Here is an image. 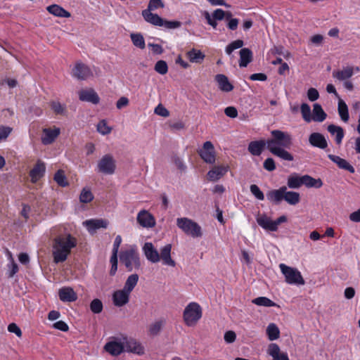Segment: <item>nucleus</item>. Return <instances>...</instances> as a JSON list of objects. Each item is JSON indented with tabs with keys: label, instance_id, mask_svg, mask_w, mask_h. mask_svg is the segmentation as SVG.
Here are the masks:
<instances>
[{
	"label": "nucleus",
	"instance_id": "0eeeda50",
	"mask_svg": "<svg viewBox=\"0 0 360 360\" xmlns=\"http://www.w3.org/2000/svg\"><path fill=\"white\" fill-rule=\"evenodd\" d=\"M184 321L186 326H194L202 317V309L196 302L189 303L184 309Z\"/></svg>",
	"mask_w": 360,
	"mask_h": 360
},
{
	"label": "nucleus",
	"instance_id": "7ed1b4c3",
	"mask_svg": "<svg viewBox=\"0 0 360 360\" xmlns=\"http://www.w3.org/2000/svg\"><path fill=\"white\" fill-rule=\"evenodd\" d=\"M268 200L274 205H279L285 200L290 205L295 206L300 201V195L298 192L288 191V187L283 186L278 189H274L266 193Z\"/></svg>",
	"mask_w": 360,
	"mask_h": 360
},
{
	"label": "nucleus",
	"instance_id": "72a5a7b5",
	"mask_svg": "<svg viewBox=\"0 0 360 360\" xmlns=\"http://www.w3.org/2000/svg\"><path fill=\"white\" fill-rule=\"evenodd\" d=\"M328 132L332 135L335 136V142L337 144H340L344 137V131L343 129L340 126H336L335 124H330L328 127Z\"/></svg>",
	"mask_w": 360,
	"mask_h": 360
},
{
	"label": "nucleus",
	"instance_id": "864d4df0",
	"mask_svg": "<svg viewBox=\"0 0 360 360\" xmlns=\"http://www.w3.org/2000/svg\"><path fill=\"white\" fill-rule=\"evenodd\" d=\"M250 192L258 200H263L264 199V195L260 190L258 186L252 184L250 187Z\"/></svg>",
	"mask_w": 360,
	"mask_h": 360
},
{
	"label": "nucleus",
	"instance_id": "58836bf2",
	"mask_svg": "<svg viewBox=\"0 0 360 360\" xmlns=\"http://www.w3.org/2000/svg\"><path fill=\"white\" fill-rule=\"evenodd\" d=\"M130 38L131 39L133 44L135 46H136L141 49H145V47H146L145 39L141 33H131L130 34Z\"/></svg>",
	"mask_w": 360,
	"mask_h": 360
},
{
	"label": "nucleus",
	"instance_id": "de8ad7c7",
	"mask_svg": "<svg viewBox=\"0 0 360 360\" xmlns=\"http://www.w3.org/2000/svg\"><path fill=\"white\" fill-rule=\"evenodd\" d=\"M8 255L11 261V264H8L9 270L8 274V277L12 278L18 271V266L15 262L12 255L9 251H8Z\"/></svg>",
	"mask_w": 360,
	"mask_h": 360
},
{
	"label": "nucleus",
	"instance_id": "774afa93",
	"mask_svg": "<svg viewBox=\"0 0 360 360\" xmlns=\"http://www.w3.org/2000/svg\"><path fill=\"white\" fill-rule=\"evenodd\" d=\"M224 113L231 118H235L238 116V111L235 107L229 106L225 108Z\"/></svg>",
	"mask_w": 360,
	"mask_h": 360
},
{
	"label": "nucleus",
	"instance_id": "e433bc0d",
	"mask_svg": "<svg viewBox=\"0 0 360 360\" xmlns=\"http://www.w3.org/2000/svg\"><path fill=\"white\" fill-rule=\"evenodd\" d=\"M266 334L269 340H277L280 336V330L275 323H270L266 328Z\"/></svg>",
	"mask_w": 360,
	"mask_h": 360
},
{
	"label": "nucleus",
	"instance_id": "bf43d9fd",
	"mask_svg": "<svg viewBox=\"0 0 360 360\" xmlns=\"http://www.w3.org/2000/svg\"><path fill=\"white\" fill-rule=\"evenodd\" d=\"M155 113L164 117H167L169 115V110L165 108L162 104H159L155 108Z\"/></svg>",
	"mask_w": 360,
	"mask_h": 360
},
{
	"label": "nucleus",
	"instance_id": "393cba45",
	"mask_svg": "<svg viewBox=\"0 0 360 360\" xmlns=\"http://www.w3.org/2000/svg\"><path fill=\"white\" fill-rule=\"evenodd\" d=\"M142 15L144 20L155 26H162L164 24V20L160 18L158 14H154L149 10H143L142 11Z\"/></svg>",
	"mask_w": 360,
	"mask_h": 360
},
{
	"label": "nucleus",
	"instance_id": "bb28decb",
	"mask_svg": "<svg viewBox=\"0 0 360 360\" xmlns=\"http://www.w3.org/2000/svg\"><path fill=\"white\" fill-rule=\"evenodd\" d=\"M219 88L225 92H229L233 90V86L229 82L228 77L222 74L217 75L215 77Z\"/></svg>",
	"mask_w": 360,
	"mask_h": 360
},
{
	"label": "nucleus",
	"instance_id": "ea45409f",
	"mask_svg": "<svg viewBox=\"0 0 360 360\" xmlns=\"http://www.w3.org/2000/svg\"><path fill=\"white\" fill-rule=\"evenodd\" d=\"M187 55L191 63H200L205 58V55L200 51L194 49L188 51Z\"/></svg>",
	"mask_w": 360,
	"mask_h": 360
},
{
	"label": "nucleus",
	"instance_id": "2eb2a0df",
	"mask_svg": "<svg viewBox=\"0 0 360 360\" xmlns=\"http://www.w3.org/2000/svg\"><path fill=\"white\" fill-rule=\"evenodd\" d=\"M43 134L41 138V143L44 145L51 144L60 134V129L54 127L51 128H44L42 131Z\"/></svg>",
	"mask_w": 360,
	"mask_h": 360
},
{
	"label": "nucleus",
	"instance_id": "a19ab883",
	"mask_svg": "<svg viewBox=\"0 0 360 360\" xmlns=\"http://www.w3.org/2000/svg\"><path fill=\"white\" fill-rule=\"evenodd\" d=\"M252 302L258 306L274 307L276 304L266 297H259L252 300Z\"/></svg>",
	"mask_w": 360,
	"mask_h": 360
},
{
	"label": "nucleus",
	"instance_id": "680f3d73",
	"mask_svg": "<svg viewBox=\"0 0 360 360\" xmlns=\"http://www.w3.org/2000/svg\"><path fill=\"white\" fill-rule=\"evenodd\" d=\"M211 16L216 20H222L226 16V12L221 8H217L214 11Z\"/></svg>",
	"mask_w": 360,
	"mask_h": 360
},
{
	"label": "nucleus",
	"instance_id": "5fc2aeb1",
	"mask_svg": "<svg viewBox=\"0 0 360 360\" xmlns=\"http://www.w3.org/2000/svg\"><path fill=\"white\" fill-rule=\"evenodd\" d=\"M13 131V128L8 126H0V142L5 141Z\"/></svg>",
	"mask_w": 360,
	"mask_h": 360
},
{
	"label": "nucleus",
	"instance_id": "473e14b6",
	"mask_svg": "<svg viewBox=\"0 0 360 360\" xmlns=\"http://www.w3.org/2000/svg\"><path fill=\"white\" fill-rule=\"evenodd\" d=\"M302 185L307 188H319L323 186V182L321 179H314L308 174H305L302 176Z\"/></svg>",
	"mask_w": 360,
	"mask_h": 360
},
{
	"label": "nucleus",
	"instance_id": "3c124183",
	"mask_svg": "<svg viewBox=\"0 0 360 360\" xmlns=\"http://www.w3.org/2000/svg\"><path fill=\"white\" fill-rule=\"evenodd\" d=\"M90 309L94 314H99L103 310V303L99 299H94L90 304Z\"/></svg>",
	"mask_w": 360,
	"mask_h": 360
},
{
	"label": "nucleus",
	"instance_id": "052dcab7",
	"mask_svg": "<svg viewBox=\"0 0 360 360\" xmlns=\"http://www.w3.org/2000/svg\"><path fill=\"white\" fill-rule=\"evenodd\" d=\"M51 107L56 114H63L65 112V107L63 105H61L59 102H51Z\"/></svg>",
	"mask_w": 360,
	"mask_h": 360
},
{
	"label": "nucleus",
	"instance_id": "4be33fe9",
	"mask_svg": "<svg viewBox=\"0 0 360 360\" xmlns=\"http://www.w3.org/2000/svg\"><path fill=\"white\" fill-rule=\"evenodd\" d=\"M60 300L64 302H75L77 299V293L70 287L61 288L58 291Z\"/></svg>",
	"mask_w": 360,
	"mask_h": 360
},
{
	"label": "nucleus",
	"instance_id": "4c0bfd02",
	"mask_svg": "<svg viewBox=\"0 0 360 360\" xmlns=\"http://www.w3.org/2000/svg\"><path fill=\"white\" fill-rule=\"evenodd\" d=\"M338 113L341 120L347 122L349 120V111L347 104L341 99L338 102Z\"/></svg>",
	"mask_w": 360,
	"mask_h": 360
},
{
	"label": "nucleus",
	"instance_id": "ddd939ff",
	"mask_svg": "<svg viewBox=\"0 0 360 360\" xmlns=\"http://www.w3.org/2000/svg\"><path fill=\"white\" fill-rule=\"evenodd\" d=\"M136 220L144 228H152L155 225L154 217L146 210H142L138 213Z\"/></svg>",
	"mask_w": 360,
	"mask_h": 360
},
{
	"label": "nucleus",
	"instance_id": "49530a36",
	"mask_svg": "<svg viewBox=\"0 0 360 360\" xmlns=\"http://www.w3.org/2000/svg\"><path fill=\"white\" fill-rule=\"evenodd\" d=\"M243 41L241 39H237L236 41H233L226 46L225 50L226 53L228 55H230L235 49L243 47Z\"/></svg>",
	"mask_w": 360,
	"mask_h": 360
},
{
	"label": "nucleus",
	"instance_id": "603ef678",
	"mask_svg": "<svg viewBox=\"0 0 360 360\" xmlns=\"http://www.w3.org/2000/svg\"><path fill=\"white\" fill-rule=\"evenodd\" d=\"M267 353L272 356L273 359H276L278 357L281 353L279 346L276 343H271L269 345Z\"/></svg>",
	"mask_w": 360,
	"mask_h": 360
},
{
	"label": "nucleus",
	"instance_id": "a211bd4d",
	"mask_svg": "<svg viewBox=\"0 0 360 360\" xmlns=\"http://www.w3.org/2000/svg\"><path fill=\"white\" fill-rule=\"evenodd\" d=\"M328 158L332 162L335 163L340 169L348 171L351 174H354L355 172L354 167L345 159L332 154L328 155Z\"/></svg>",
	"mask_w": 360,
	"mask_h": 360
},
{
	"label": "nucleus",
	"instance_id": "1a4fd4ad",
	"mask_svg": "<svg viewBox=\"0 0 360 360\" xmlns=\"http://www.w3.org/2000/svg\"><path fill=\"white\" fill-rule=\"evenodd\" d=\"M104 349L112 356H118L124 352V337H111Z\"/></svg>",
	"mask_w": 360,
	"mask_h": 360
},
{
	"label": "nucleus",
	"instance_id": "20e7f679",
	"mask_svg": "<svg viewBox=\"0 0 360 360\" xmlns=\"http://www.w3.org/2000/svg\"><path fill=\"white\" fill-rule=\"evenodd\" d=\"M120 260L128 271L139 270L141 266L139 253L136 248L122 251L120 254Z\"/></svg>",
	"mask_w": 360,
	"mask_h": 360
},
{
	"label": "nucleus",
	"instance_id": "e2e57ef3",
	"mask_svg": "<svg viewBox=\"0 0 360 360\" xmlns=\"http://www.w3.org/2000/svg\"><path fill=\"white\" fill-rule=\"evenodd\" d=\"M224 338L226 343H233L236 339V334L233 330H229L225 333Z\"/></svg>",
	"mask_w": 360,
	"mask_h": 360
},
{
	"label": "nucleus",
	"instance_id": "f257e3e1",
	"mask_svg": "<svg viewBox=\"0 0 360 360\" xmlns=\"http://www.w3.org/2000/svg\"><path fill=\"white\" fill-rule=\"evenodd\" d=\"M271 138L266 140V148L274 155L279 158L292 161L293 155L286 150L292 145V136L288 132L275 129L271 131Z\"/></svg>",
	"mask_w": 360,
	"mask_h": 360
},
{
	"label": "nucleus",
	"instance_id": "dca6fc26",
	"mask_svg": "<svg viewBox=\"0 0 360 360\" xmlns=\"http://www.w3.org/2000/svg\"><path fill=\"white\" fill-rule=\"evenodd\" d=\"M124 351L141 355L144 353V348L136 340L124 337Z\"/></svg>",
	"mask_w": 360,
	"mask_h": 360
},
{
	"label": "nucleus",
	"instance_id": "6e6552de",
	"mask_svg": "<svg viewBox=\"0 0 360 360\" xmlns=\"http://www.w3.org/2000/svg\"><path fill=\"white\" fill-rule=\"evenodd\" d=\"M116 169V161L110 154L103 155L98 162L96 170L103 174L112 175Z\"/></svg>",
	"mask_w": 360,
	"mask_h": 360
},
{
	"label": "nucleus",
	"instance_id": "cd10ccee",
	"mask_svg": "<svg viewBox=\"0 0 360 360\" xmlns=\"http://www.w3.org/2000/svg\"><path fill=\"white\" fill-rule=\"evenodd\" d=\"M257 222L264 229L276 231V225L274 224V221L270 217L265 214H262L257 218Z\"/></svg>",
	"mask_w": 360,
	"mask_h": 360
},
{
	"label": "nucleus",
	"instance_id": "412c9836",
	"mask_svg": "<svg viewBox=\"0 0 360 360\" xmlns=\"http://www.w3.org/2000/svg\"><path fill=\"white\" fill-rule=\"evenodd\" d=\"M79 100L98 104L100 98L97 93L92 89L82 90L79 92Z\"/></svg>",
	"mask_w": 360,
	"mask_h": 360
},
{
	"label": "nucleus",
	"instance_id": "37998d69",
	"mask_svg": "<svg viewBox=\"0 0 360 360\" xmlns=\"http://www.w3.org/2000/svg\"><path fill=\"white\" fill-rule=\"evenodd\" d=\"M53 179L56 182L62 187H65L68 185V182L66 179L65 173L61 169H59L56 172V173L54 174Z\"/></svg>",
	"mask_w": 360,
	"mask_h": 360
},
{
	"label": "nucleus",
	"instance_id": "338daca9",
	"mask_svg": "<svg viewBox=\"0 0 360 360\" xmlns=\"http://www.w3.org/2000/svg\"><path fill=\"white\" fill-rule=\"evenodd\" d=\"M203 15L206 19L207 24L212 26L214 29H216L217 27V20L214 19L207 11H205Z\"/></svg>",
	"mask_w": 360,
	"mask_h": 360
},
{
	"label": "nucleus",
	"instance_id": "79ce46f5",
	"mask_svg": "<svg viewBox=\"0 0 360 360\" xmlns=\"http://www.w3.org/2000/svg\"><path fill=\"white\" fill-rule=\"evenodd\" d=\"M94 199V195L91 190L88 188H84L79 195V201L82 203H88L92 201Z\"/></svg>",
	"mask_w": 360,
	"mask_h": 360
},
{
	"label": "nucleus",
	"instance_id": "9b49d317",
	"mask_svg": "<svg viewBox=\"0 0 360 360\" xmlns=\"http://www.w3.org/2000/svg\"><path fill=\"white\" fill-rule=\"evenodd\" d=\"M72 75L79 80H86L93 75L91 69L82 63L77 62L72 70Z\"/></svg>",
	"mask_w": 360,
	"mask_h": 360
},
{
	"label": "nucleus",
	"instance_id": "9d476101",
	"mask_svg": "<svg viewBox=\"0 0 360 360\" xmlns=\"http://www.w3.org/2000/svg\"><path fill=\"white\" fill-rule=\"evenodd\" d=\"M198 153L206 163L214 164L215 162V150L211 141H205Z\"/></svg>",
	"mask_w": 360,
	"mask_h": 360
},
{
	"label": "nucleus",
	"instance_id": "4468645a",
	"mask_svg": "<svg viewBox=\"0 0 360 360\" xmlns=\"http://www.w3.org/2000/svg\"><path fill=\"white\" fill-rule=\"evenodd\" d=\"M83 224L89 233H94L99 229H106L109 222L103 219H93L84 221Z\"/></svg>",
	"mask_w": 360,
	"mask_h": 360
},
{
	"label": "nucleus",
	"instance_id": "f03ea898",
	"mask_svg": "<svg viewBox=\"0 0 360 360\" xmlns=\"http://www.w3.org/2000/svg\"><path fill=\"white\" fill-rule=\"evenodd\" d=\"M77 240L65 229L58 228V232L53 240V257L56 263L65 262L71 252V250L76 247Z\"/></svg>",
	"mask_w": 360,
	"mask_h": 360
},
{
	"label": "nucleus",
	"instance_id": "0e129e2a",
	"mask_svg": "<svg viewBox=\"0 0 360 360\" xmlns=\"http://www.w3.org/2000/svg\"><path fill=\"white\" fill-rule=\"evenodd\" d=\"M162 26L165 27L167 29H176L181 26V22L177 20H164V24Z\"/></svg>",
	"mask_w": 360,
	"mask_h": 360
},
{
	"label": "nucleus",
	"instance_id": "6e6d98bb",
	"mask_svg": "<svg viewBox=\"0 0 360 360\" xmlns=\"http://www.w3.org/2000/svg\"><path fill=\"white\" fill-rule=\"evenodd\" d=\"M164 6L165 5L162 0H150L146 10L152 11L159 8H163Z\"/></svg>",
	"mask_w": 360,
	"mask_h": 360
},
{
	"label": "nucleus",
	"instance_id": "5701e85b",
	"mask_svg": "<svg viewBox=\"0 0 360 360\" xmlns=\"http://www.w3.org/2000/svg\"><path fill=\"white\" fill-rule=\"evenodd\" d=\"M309 143L321 149H325L328 146V143L324 136L318 132H314L309 137Z\"/></svg>",
	"mask_w": 360,
	"mask_h": 360
},
{
	"label": "nucleus",
	"instance_id": "a878e982",
	"mask_svg": "<svg viewBox=\"0 0 360 360\" xmlns=\"http://www.w3.org/2000/svg\"><path fill=\"white\" fill-rule=\"evenodd\" d=\"M266 146V141L259 140L251 141L248 145V151L252 155L259 156Z\"/></svg>",
	"mask_w": 360,
	"mask_h": 360
},
{
	"label": "nucleus",
	"instance_id": "f8f14e48",
	"mask_svg": "<svg viewBox=\"0 0 360 360\" xmlns=\"http://www.w3.org/2000/svg\"><path fill=\"white\" fill-rule=\"evenodd\" d=\"M146 259L152 263H158L160 260V254L152 243H145L142 248Z\"/></svg>",
	"mask_w": 360,
	"mask_h": 360
},
{
	"label": "nucleus",
	"instance_id": "b1692460",
	"mask_svg": "<svg viewBox=\"0 0 360 360\" xmlns=\"http://www.w3.org/2000/svg\"><path fill=\"white\" fill-rule=\"evenodd\" d=\"M228 169V166H215L208 172L207 178L211 181H216L221 178Z\"/></svg>",
	"mask_w": 360,
	"mask_h": 360
},
{
	"label": "nucleus",
	"instance_id": "13d9d810",
	"mask_svg": "<svg viewBox=\"0 0 360 360\" xmlns=\"http://www.w3.org/2000/svg\"><path fill=\"white\" fill-rule=\"evenodd\" d=\"M263 166L264 168L269 172H272L276 169L275 162L271 158H266L264 162Z\"/></svg>",
	"mask_w": 360,
	"mask_h": 360
},
{
	"label": "nucleus",
	"instance_id": "f704fd0d",
	"mask_svg": "<svg viewBox=\"0 0 360 360\" xmlns=\"http://www.w3.org/2000/svg\"><path fill=\"white\" fill-rule=\"evenodd\" d=\"M287 186L289 188L296 189L302 186V176H299L297 173H292L287 179Z\"/></svg>",
	"mask_w": 360,
	"mask_h": 360
},
{
	"label": "nucleus",
	"instance_id": "f3484780",
	"mask_svg": "<svg viewBox=\"0 0 360 360\" xmlns=\"http://www.w3.org/2000/svg\"><path fill=\"white\" fill-rule=\"evenodd\" d=\"M129 295L124 289L116 290L112 295L113 303L117 307H122L127 304L129 300Z\"/></svg>",
	"mask_w": 360,
	"mask_h": 360
},
{
	"label": "nucleus",
	"instance_id": "4d7b16f0",
	"mask_svg": "<svg viewBox=\"0 0 360 360\" xmlns=\"http://www.w3.org/2000/svg\"><path fill=\"white\" fill-rule=\"evenodd\" d=\"M8 330L11 333L15 334L18 338L22 336V332L20 327L15 323H11L8 326Z\"/></svg>",
	"mask_w": 360,
	"mask_h": 360
},
{
	"label": "nucleus",
	"instance_id": "c03bdc74",
	"mask_svg": "<svg viewBox=\"0 0 360 360\" xmlns=\"http://www.w3.org/2000/svg\"><path fill=\"white\" fill-rule=\"evenodd\" d=\"M165 321L164 320H158L153 323L149 328L150 334L152 335H157L161 330Z\"/></svg>",
	"mask_w": 360,
	"mask_h": 360
},
{
	"label": "nucleus",
	"instance_id": "c85d7f7f",
	"mask_svg": "<svg viewBox=\"0 0 360 360\" xmlns=\"http://www.w3.org/2000/svg\"><path fill=\"white\" fill-rule=\"evenodd\" d=\"M252 60V52L248 48H244L240 51L239 66L240 68L247 67Z\"/></svg>",
	"mask_w": 360,
	"mask_h": 360
},
{
	"label": "nucleus",
	"instance_id": "7c9ffc66",
	"mask_svg": "<svg viewBox=\"0 0 360 360\" xmlns=\"http://www.w3.org/2000/svg\"><path fill=\"white\" fill-rule=\"evenodd\" d=\"M332 75L333 78L342 82L349 80L352 77V70H349L348 66L343 67L341 70H334Z\"/></svg>",
	"mask_w": 360,
	"mask_h": 360
},
{
	"label": "nucleus",
	"instance_id": "a18cd8bd",
	"mask_svg": "<svg viewBox=\"0 0 360 360\" xmlns=\"http://www.w3.org/2000/svg\"><path fill=\"white\" fill-rule=\"evenodd\" d=\"M301 113L304 121L310 122L311 121V109L308 104L302 103L300 107Z\"/></svg>",
	"mask_w": 360,
	"mask_h": 360
},
{
	"label": "nucleus",
	"instance_id": "c9c22d12",
	"mask_svg": "<svg viewBox=\"0 0 360 360\" xmlns=\"http://www.w3.org/2000/svg\"><path fill=\"white\" fill-rule=\"evenodd\" d=\"M139 281V276L136 274H134L130 275L125 283L124 288L125 290H127L128 292L131 293V292L134 290L135 286L136 285Z\"/></svg>",
	"mask_w": 360,
	"mask_h": 360
},
{
	"label": "nucleus",
	"instance_id": "c756f323",
	"mask_svg": "<svg viewBox=\"0 0 360 360\" xmlns=\"http://www.w3.org/2000/svg\"><path fill=\"white\" fill-rule=\"evenodd\" d=\"M326 117L327 115L323 110L321 105L319 103L314 104L311 120L321 122L326 120Z\"/></svg>",
	"mask_w": 360,
	"mask_h": 360
},
{
	"label": "nucleus",
	"instance_id": "8fccbe9b",
	"mask_svg": "<svg viewBox=\"0 0 360 360\" xmlns=\"http://www.w3.org/2000/svg\"><path fill=\"white\" fill-rule=\"evenodd\" d=\"M112 129L108 126L106 121L101 120L97 124V131L102 135H107L111 132Z\"/></svg>",
	"mask_w": 360,
	"mask_h": 360
},
{
	"label": "nucleus",
	"instance_id": "6ab92c4d",
	"mask_svg": "<svg viewBox=\"0 0 360 360\" xmlns=\"http://www.w3.org/2000/svg\"><path fill=\"white\" fill-rule=\"evenodd\" d=\"M45 171V164L43 162L38 160L34 167L30 172L31 181L32 183H36L44 175Z\"/></svg>",
	"mask_w": 360,
	"mask_h": 360
},
{
	"label": "nucleus",
	"instance_id": "09e8293b",
	"mask_svg": "<svg viewBox=\"0 0 360 360\" xmlns=\"http://www.w3.org/2000/svg\"><path fill=\"white\" fill-rule=\"evenodd\" d=\"M154 70L160 75H165L168 72V66L165 60H158L154 67Z\"/></svg>",
	"mask_w": 360,
	"mask_h": 360
},
{
	"label": "nucleus",
	"instance_id": "69168bd1",
	"mask_svg": "<svg viewBox=\"0 0 360 360\" xmlns=\"http://www.w3.org/2000/svg\"><path fill=\"white\" fill-rule=\"evenodd\" d=\"M307 97L309 101H315L319 98V91L314 88H309L307 91Z\"/></svg>",
	"mask_w": 360,
	"mask_h": 360
},
{
	"label": "nucleus",
	"instance_id": "2f4dec72",
	"mask_svg": "<svg viewBox=\"0 0 360 360\" xmlns=\"http://www.w3.org/2000/svg\"><path fill=\"white\" fill-rule=\"evenodd\" d=\"M47 11L51 13L52 15L60 17V18H69L70 17V13L65 10L63 7L60 6L57 4H53L49 6L46 8Z\"/></svg>",
	"mask_w": 360,
	"mask_h": 360
},
{
	"label": "nucleus",
	"instance_id": "39448f33",
	"mask_svg": "<svg viewBox=\"0 0 360 360\" xmlns=\"http://www.w3.org/2000/svg\"><path fill=\"white\" fill-rule=\"evenodd\" d=\"M176 226L185 234L193 238H200L202 236L200 226L193 220L187 217L176 219Z\"/></svg>",
	"mask_w": 360,
	"mask_h": 360
},
{
	"label": "nucleus",
	"instance_id": "423d86ee",
	"mask_svg": "<svg viewBox=\"0 0 360 360\" xmlns=\"http://www.w3.org/2000/svg\"><path fill=\"white\" fill-rule=\"evenodd\" d=\"M279 268L285 276V281L287 283L297 285H302L305 283L300 271L297 269L283 263L279 264Z\"/></svg>",
	"mask_w": 360,
	"mask_h": 360
},
{
	"label": "nucleus",
	"instance_id": "aec40b11",
	"mask_svg": "<svg viewBox=\"0 0 360 360\" xmlns=\"http://www.w3.org/2000/svg\"><path fill=\"white\" fill-rule=\"evenodd\" d=\"M172 245L167 244L160 249V257L164 265L175 266L176 262L171 257Z\"/></svg>",
	"mask_w": 360,
	"mask_h": 360
}]
</instances>
